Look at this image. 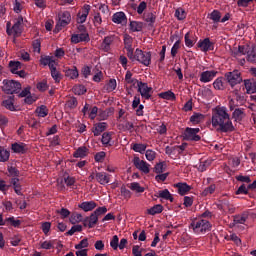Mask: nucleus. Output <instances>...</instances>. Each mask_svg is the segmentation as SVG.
Returning a JSON list of instances; mask_svg holds the SVG:
<instances>
[{
    "instance_id": "52",
    "label": "nucleus",
    "mask_w": 256,
    "mask_h": 256,
    "mask_svg": "<svg viewBox=\"0 0 256 256\" xmlns=\"http://www.w3.org/2000/svg\"><path fill=\"white\" fill-rule=\"evenodd\" d=\"M175 17H177V19L179 21H183V19H185V17H187V13H185V10L183 8H178L175 11Z\"/></svg>"
},
{
    "instance_id": "8",
    "label": "nucleus",
    "mask_w": 256,
    "mask_h": 256,
    "mask_svg": "<svg viewBox=\"0 0 256 256\" xmlns=\"http://www.w3.org/2000/svg\"><path fill=\"white\" fill-rule=\"evenodd\" d=\"M138 93H140L141 97L143 99H151V91H153V88L149 87L147 83L145 82H138Z\"/></svg>"
},
{
    "instance_id": "13",
    "label": "nucleus",
    "mask_w": 256,
    "mask_h": 256,
    "mask_svg": "<svg viewBox=\"0 0 256 256\" xmlns=\"http://www.w3.org/2000/svg\"><path fill=\"white\" fill-rule=\"evenodd\" d=\"M91 39L89 38V33H81L78 32V34H73L71 36V43H83L86 42L88 43V41H90Z\"/></svg>"
},
{
    "instance_id": "51",
    "label": "nucleus",
    "mask_w": 256,
    "mask_h": 256,
    "mask_svg": "<svg viewBox=\"0 0 256 256\" xmlns=\"http://www.w3.org/2000/svg\"><path fill=\"white\" fill-rule=\"evenodd\" d=\"M210 19H211L214 23H219V21H221V12H219V10H214V11L210 14Z\"/></svg>"
},
{
    "instance_id": "6",
    "label": "nucleus",
    "mask_w": 256,
    "mask_h": 256,
    "mask_svg": "<svg viewBox=\"0 0 256 256\" xmlns=\"http://www.w3.org/2000/svg\"><path fill=\"white\" fill-rule=\"evenodd\" d=\"M21 25H23V18L21 16L16 19L14 25L12 26V29L9 28L11 27V22H7V34L12 35V33H14L15 37H19V35L23 33Z\"/></svg>"
},
{
    "instance_id": "43",
    "label": "nucleus",
    "mask_w": 256,
    "mask_h": 256,
    "mask_svg": "<svg viewBox=\"0 0 256 256\" xmlns=\"http://www.w3.org/2000/svg\"><path fill=\"white\" fill-rule=\"evenodd\" d=\"M117 89V80L110 79L109 82L106 84V91L108 93H112V91H115Z\"/></svg>"
},
{
    "instance_id": "48",
    "label": "nucleus",
    "mask_w": 256,
    "mask_h": 256,
    "mask_svg": "<svg viewBox=\"0 0 256 256\" xmlns=\"http://www.w3.org/2000/svg\"><path fill=\"white\" fill-rule=\"evenodd\" d=\"M132 149L136 153H145V151L147 149V145L136 143V144L133 145Z\"/></svg>"
},
{
    "instance_id": "34",
    "label": "nucleus",
    "mask_w": 256,
    "mask_h": 256,
    "mask_svg": "<svg viewBox=\"0 0 256 256\" xmlns=\"http://www.w3.org/2000/svg\"><path fill=\"white\" fill-rule=\"evenodd\" d=\"M205 120V115L201 113H194L190 117V122L193 123L194 125H198V123H201Z\"/></svg>"
},
{
    "instance_id": "57",
    "label": "nucleus",
    "mask_w": 256,
    "mask_h": 256,
    "mask_svg": "<svg viewBox=\"0 0 256 256\" xmlns=\"http://www.w3.org/2000/svg\"><path fill=\"white\" fill-rule=\"evenodd\" d=\"M247 221V215H237L234 217V223L243 225Z\"/></svg>"
},
{
    "instance_id": "30",
    "label": "nucleus",
    "mask_w": 256,
    "mask_h": 256,
    "mask_svg": "<svg viewBox=\"0 0 256 256\" xmlns=\"http://www.w3.org/2000/svg\"><path fill=\"white\" fill-rule=\"evenodd\" d=\"M8 67L10 69V73H13V75H15V73H17L19 69H22L23 65L19 61H10Z\"/></svg>"
},
{
    "instance_id": "17",
    "label": "nucleus",
    "mask_w": 256,
    "mask_h": 256,
    "mask_svg": "<svg viewBox=\"0 0 256 256\" xmlns=\"http://www.w3.org/2000/svg\"><path fill=\"white\" fill-rule=\"evenodd\" d=\"M112 21L118 25H127V16L123 12H116L112 16Z\"/></svg>"
},
{
    "instance_id": "40",
    "label": "nucleus",
    "mask_w": 256,
    "mask_h": 256,
    "mask_svg": "<svg viewBox=\"0 0 256 256\" xmlns=\"http://www.w3.org/2000/svg\"><path fill=\"white\" fill-rule=\"evenodd\" d=\"M247 61L249 63H256V46L252 45L251 50L248 52Z\"/></svg>"
},
{
    "instance_id": "23",
    "label": "nucleus",
    "mask_w": 256,
    "mask_h": 256,
    "mask_svg": "<svg viewBox=\"0 0 256 256\" xmlns=\"http://www.w3.org/2000/svg\"><path fill=\"white\" fill-rule=\"evenodd\" d=\"M117 39V36L116 35H109V36H106L102 42V46H103V49L105 51H109V49H111V45L112 43Z\"/></svg>"
},
{
    "instance_id": "42",
    "label": "nucleus",
    "mask_w": 256,
    "mask_h": 256,
    "mask_svg": "<svg viewBox=\"0 0 256 256\" xmlns=\"http://www.w3.org/2000/svg\"><path fill=\"white\" fill-rule=\"evenodd\" d=\"M222 209H224V211H228V213H235V206L231 204L228 200L223 201Z\"/></svg>"
},
{
    "instance_id": "28",
    "label": "nucleus",
    "mask_w": 256,
    "mask_h": 256,
    "mask_svg": "<svg viewBox=\"0 0 256 256\" xmlns=\"http://www.w3.org/2000/svg\"><path fill=\"white\" fill-rule=\"evenodd\" d=\"M125 82L128 85H133V87H135V85H139V83H141V81L133 78V73H131V71H127L126 75H125Z\"/></svg>"
},
{
    "instance_id": "31",
    "label": "nucleus",
    "mask_w": 256,
    "mask_h": 256,
    "mask_svg": "<svg viewBox=\"0 0 256 256\" xmlns=\"http://www.w3.org/2000/svg\"><path fill=\"white\" fill-rule=\"evenodd\" d=\"M11 153L5 147L0 146V163H5L9 161Z\"/></svg>"
},
{
    "instance_id": "36",
    "label": "nucleus",
    "mask_w": 256,
    "mask_h": 256,
    "mask_svg": "<svg viewBox=\"0 0 256 256\" xmlns=\"http://www.w3.org/2000/svg\"><path fill=\"white\" fill-rule=\"evenodd\" d=\"M12 151H14V153H22V154L27 153V150L25 149V144L23 143L12 144Z\"/></svg>"
},
{
    "instance_id": "11",
    "label": "nucleus",
    "mask_w": 256,
    "mask_h": 256,
    "mask_svg": "<svg viewBox=\"0 0 256 256\" xmlns=\"http://www.w3.org/2000/svg\"><path fill=\"white\" fill-rule=\"evenodd\" d=\"M133 163H134V166L136 167V169H139V171H142V173H145L146 175H147V173H149L150 165L147 164L144 160H141V158L134 157Z\"/></svg>"
},
{
    "instance_id": "29",
    "label": "nucleus",
    "mask_w": 256,
    "mask_h": 256,
    "mask_svg": "<svg viewBox=\"0 0 256 256\" xmlns=\"http://www.w3.org/2000/svg\"><path fill=\"white\" fill-rule=\"evenodd\" d=\"M251 48L249 46L241 45L238 46V50L233 52L234 57H239L240 55H249Z\"/></svg>"
},
{
    "instance_id": "32",
    "label": "nucleus",
    "mask_w": 256,
    "mask_h": 256,
    "mask_svg": "<svg viewBox=\"0 0 256 256\" xmlns=\"http://www.w3.org/2000/svg\"><path fill=\"white\" fill-rule=\"evenodd\" d=\"M130 31H132V33L143 31V22L130 21Z\"/></svg>"
},
{
    "instance_id": "39",
    "label": "nucleus",
    "mask_w": 256,
    "mask_h": 256,
    "mask_svg": "<svg viewBox=\"0 0 256 256\" xmlns=\"http://www.w3.org/2000/svg\"><path fill=\"white\" fill-rule=\"evenodd\" d=\"M129 189H131V191H135L136 193H144L145 192V188L141 186V184H139V182H133L129 185Z\"/></svg>"
},
{
    "instance_id": "60",
    "label": "nucleus",
    "mask_w": 256,
    "mask_h": 256,
    "mask_svg": "<svg viewBox=\"0 0 256 256\" xmlns=\"http://www.w3.org/2000/svg\"><path fill=\"white\" fill-rule=\"evenodd\" d=\"M109 143H111V133L105 132L102 135V144L109 145Z\"/></svg>"
},
{
    "instance_id": "38",
    "label": "nucleus",
    "mask_w": 256,
    "mask_h": 256,
    "mask_svg": "<svg viewBox=\"0 0 256 256\" xmlns=\"http://www.w3.org/2000/svg\"><path fill=\"white\" fill-rule=\"evenodd\" d=\"M135 126L133 125V122H129V121H127L126 123H125V125H123V124H119L118 125V129L120 130V131H129L130 133H133V128H134Z\"/></svg>"
},
{
    "instance_id": "18",
    "label": "nucleus",
    "mask_w": 256,
    "mask_h": 256,
    "mask_svg": "<svg viewBox=\"0 0 256 256\" xmlns=\"http://www.w3.org/2000/svg\"><path fill=\"white\" fill-rule=\"evenodd\" d=\"M107 129V122H100L94 124L92 128V133L94 134V137H99Z\"/></svg>"
},
{
    "instance_id": "45",
    "label": "nucleus",
    "mask_w": 256,
    "mask_h": 256,
    "mask_svg": "<svg viewBox=\"0 0 256 256\" xmlns=\"http://www.w3.org/2000/svg\"><path fill=\"white\" fill-rule=\"evenodd\" d=\"M156 19H157V16L152 12H148L144 15V20L146 21V23H150V25H153Z\"/></svg>"
},
{
    "instance_id": "33",
    "label": "nucleus",
    "mask_w": 256,
    "mask_h": 256,
    "mask_svg": "<svg viewBox=\"0 0 256 256\" xmlns=\"http://www.w3.org/2000/svg\"><path fill=\"white\" fill-rule=\"evenodd\" d=\"M65 76L70 77V79H77V77H79V71L77 70V67L73 66V68L66 69Z\"/></svg>"
},
{
    "instance_id": "9",
    "label": "nucleus",
    "mask_w": 256,
    "mask_h": 256,
    "mask_svg": "<svg viewBox=\"0 0 256 256\" xmlns=\"http://www.w3.org/2000/svg\"><path fill=\"white\" fill-rule=\"evenodd\" d=\"M124 49L127 51V57L129 59H133V37H131L129 34H124Z\"/></svg>"
},
{
    "instance_id": "49",
    "label": "nucleus",
    "mask_w": 256,
    "mask_h": 256,
    "mask_svg": "<svg viewBox=\"0 0 256 256\" xmlns=\"http://www.w3.org/2000/svg\"><path fill=\"white\" fill-rule=\"evenodd\" d=\"M184 39L186 47H193V45H195V42L193 41V35H191V33L187 32L184 36Z\"/></svg>"
},
{
    "instance_id": "3",
    "label": "nucleus",
    "mask_w": 256,
    "mask_h": 256,
    "mask_svg": "<svg viewBox=\"0 0 256 256\" xmlns=\"http://www.w3.org/2000/svg\"><path fill=\"white\" fill-rule=\"evenodd\" d=\"M224 79L230 85V87H236V85H241L243 83V76L239 70H233L231 72H226Z\"/></svg>"
},
{
    "instance_id": "41",
    "label": "nucleus",
    "mask_w": 256,
    "mask_h": 256,
    "mask_svg": "<svg viewBox=\"0 0 256 256\" xmlns=\"http://www.w3.org/2000/svg\"><path fill=\"white\" fill-rule=\"evenodd\" d=\"M81 221H84L83 215L77 212L72 213V215L70 216V223H72V225H75V223H81Z\"/></svg>"
},
{
    "instance_id": "58",
    "label": "nucleus",
    "mask_w": 256,
    "mask_h": 256,
    "mask_svg": "<svg viewBox=\"0 0 256 256\" xmlns=\"http://www.w3.org/2000/svg\"><path fill=\"white\" fill-rule=\"evenodd\" d=\"M165 171V162L157 163L154 167V173L161 174Z\"/></svg>"
},
{
    "instance_id": "25",
    "label": "nucleus",
    "mask_w": 256,
    "mask_h": 256,
    "mask_svg": "<svg viewBox=\"0 0 256 256\" xmlns=\"http://www.w3.org/2000/svg\"><path fill=\"white\" fill-rule=\"evenodd\" d=\"M87 155H89V148L87 146H81L74 152L73 157L83 159V157H87Z\"/></svg>"
},
{
    "instance_id": "44",
    "label": "nucleus",
    "mask_w": 256,
    "mask_h": 256,
    "mask_svg": "<svg viewBox=\"0 0 256 256\" xmlns=\"http://www.w3.org/2000/svg\"><path fill=\"white\" fill-rule=\"evenodd\" d=\"M213 87L218 91H223V89H225V85L223 84V77L217 78L213 83Z\"/></svg>"
},
{
    "instance_id": "15",
    "label": "nucleus",
    "mask_w": 256,
    "mask_h": 256,
    "mask_svg": "<svg viewBox=\"0 0 256 256\" xmlns=\"http://www.w3.org/2000/svg\"><path fill=\"white\" fill-rule=\"evenodd\" d=\"M89 11H91V6L85 4L82 7V12L77 14V23H85V21H87V17L89 16Z\"/></svg>"
},
{
    "instance_id": "50",
    "label": "nucleus",
    "mask_w": 256,
    "mask_h": 256,
    "mask_svg": "<svg viewBox=\"0 0 256 256\" xmlns=\"http://www.w3.org/2000/svg\"><path fill=\"white\" fill-rule=\"evenodd\" d=\"M83 231V226L81 225H74L72 228L66 232V235H75V233H81Z\"/></svg>"
},
{
    "instance_id": "62",
    "label": "nucleus",
    "mask_w": 256,
    "mask_h": 256,
    "mask_svg": "<svg viewBox=\"0 0 256 256\" xmlns=\"http://www.w3.org/2000/svg\"><path fill=\"white\" fill-rule=\"evenodd\" d=\"M120 191L124 199H131V192L125 186H122Z\"/></svg>"
},
{
    "instance_id": "37",
    "label": "nucleus",
    "mask_w": 256,
    "mask_h": 256,
    "mask_svg": "<svg viewBox=\"0 0 256 256\" xmlns=\"http://www.w3.org/2000/svg\"><path fill=\"white\" fill-rule=\"evenodd\" d=\"M35 113L38 114V117H47L49 115V109H47V106L41 105L36 108Z\"/></svg>"
},
{
    "instance_id": "55",
    "label": "nucleus",
    "mask_w": 256,
    "mask_h": 256,
    "mask_svg": "<svg viewBox=\"0 0 256 256\" xmlns=\"http://www.w3.org/2000/svg\"><path fill=\"white\" fill-rule=\"evenodd\" d=\"M110 246L112 247V249H114V251H117V249H119V236H113L112 240L110 241Z\"/></svg>"
},
{
    "instance_id": "59",
    "label": "nucleus",
    "mask_w": 256,
    "mask_h": 256,
    "mask_svg": "<svg viewBox=\"0 0 256 256\" xmlns=\"http://www.w3.org/2000/svg\"><path fill=\"white\" fill-rule=\"evenodd\" d=\"M86 247H89V240L87 238H84L79 244L75 245V249H85Z\"/></svg>"
},
{
    "instance_id": "56",
    "label": "nucleus",
    "mask_w": 256,
    "mask_h": 256,
    "mask_svg": "<svg viewBox=\"0 0 256 256\" xmlns=\"http://www.w3.org/2000/svg\"><path fill=\"white\" fill-rule=\"evenodd\" d=\"M215 189V184H211L202 192V195H204V197H207V195H213V193H215Z\"/></svg>"
},
{
    "instance_id": "2",
    "label": "nucleus",
    "mask_w": 256,
    "mask_h": 256,
    "mask_svg": "<svg viewBox=\"0 0 256 256\" xmlns=\"http://www.w3.org/2000/svg\"><path fill=\"white\" fill-rule=\"evenodd\" d=\"M190 229H193L195 233H205L211 231V222L205 219H195L191 222Z\"/></svg>"
},
{
    "instance_id": "5",
    "label": "nucleus",
    "mask_w": 256,
    "mask_h": 256,
    "mask_svg": "<svg viewBox=\"0 0 256 256\" xmlns=\"http://www.w3.org/2000/svg\"><path fill=\"white\" fill-rule=\"evenodd\" d=\"M133 59H136V61L145 65V67H149L151 65V52H145L137 48L133 54Z\"/></svg>"
},
{
    "instance_id": "27",
    "label": "nucleus",
    "mask_w": 256,
    "mask_h": 256,
    "mask_svg": "<svg viewBox=\"0 0 256 256\" xmlns=\"http://www.w3.org/2000/svg\"><path fill=\"white\" fill-rule=\"evenodd\" d=\"M156 197H158L160 199H165L166 201H170V203H173V201H174L173 195H171V192H169V190H167V189L159 191L158 195H156Z\"/></svg>"
},
{
    "instance_id": "21",
    "label": "nucleus",
    "mask_w": 256,
    "mask_h": 256,
    "mask_svg": "<svg viewBox=\"0 0 256 256\" xmlns=\"http://www.w3.org/2000/svg\"><path fill=\"white\" fill-rule=\"evenodd\" d=\"M244 86L246 89V93L249 95L256 93V81L254 79L244 80Z\"/></svg>"
},
{
    "instance_id": "4",
    "label": "nucleus",
    "mask_w": 256,
    "mask_h": 256,
    "mask_svg": "<svg viewBox=\"0 0 256 256\" xmlns=\"http://www.w3.org/2000/svg\"><path fill=\"white\" fill-rule=\"evenodd\" d=\"M3 91L7 95H15L21 92V84L15 80H4Z\"/></svg>"
},
{
    "instance_id": "53",
    "label": "nucleus",
    "mask_w": 256,
    "mask_h": 256,
    "mask_svg": "<svg viewBox=\"0 0 256 256\" xmlns=\"http://www.w3.org/2000/svg\"><path fill=\"white\" fill-rule=\"evenodd\" d=\"M180 48H181V40H177V41L174 43V45H173V47H172V49H171V55H172V57H176V55H177V53H178V51H179Z\"/></svg>"
},
{
    "instance_id": "22",
    "label": "nucleus",
    "mask_w": 256,
    "mask_h": 256,
    "mask_svg": "<svg viewBox=\"0 0 256 256\" xmlns=\"http://www.w3.org/2000/svg\"><path fill=\"white\" fill-rule=\"evenodd\" d=\"M174 187H176V189H178V193L179 195H187V193H189V191H191V186L188 185L187 183H177L174 184Z\"/></svg>"
},
{
    "instance_id": "64",
    "label": "nucleus",
    "mask_w": 256,
    "mask_h": 256,
    "mask_svg": "<svg viewBox=\"0 0 256 256\" xmlns=\"http://www.w3.org/2000/svg\"><path fill=\"white\" fill-rule=\"evenodd\" d=\"M253 2H254V0H237V5L239 7H248Z\"/></svg>"
},
{
    "instance_id": "47",
    "label": "nucleus",
    "mask_w": 256,
    "mask_h": 256,
    "mask_svg": "<svg viewBox=\"0 0 256 256\" xmlns=\"http://www.w3.org/2000/svg\"><path fill=\"white\" fill-rule=\"evenodd\" d=\"M160 97L162 99H167L168 101H175L176 97H175V93H173L172 91H166L160 94Z\"/></svg>"
},
{
    "instance_id": "24",
    "label": "nucleus",
    "mask_w": 256,
    "mask_h": 256,
    "mask_svg": "<svg viewBox=\"0 0 256 256\" xmlns=\"http://www.w3.org/2000/svg\"><path fill=\"white\" fill-rule=\"evenodd\" d=\"M79 209H82L85 211V213L89 211H93L95 207H97V203L95 201H89V202H82L81 204L78 205Z\"/></svg>"
},
{
    "instance_id": "14",
    "label": "nucleus",
    "mask_w": 256,
    "mask_h": 256,
    "mask_svg": "<svg viewBox=\"0 0 256 256\" xmlns=\"http://www.w3.org/2000/svg\"><path fill=\"white\" fill-rule=\"evenodd\" d=\"M95 179L100 185H108V183H111V175L105 172H96Z\"/></svg>"
},
{
    "instance_id": "35",
    "label": "nucleus",
    "mask_w": 256,
    "mask_h": 256,
    "mask_svg": "<svg viewBox=\"0 0 256 256\" xmlns=\"http://www.w3.org/2000/svg\"><path fill=\"white\" fill-rule=\"evenodd\" d=\"M148 215H159V213H163V205L156 204L150 209L147 210Z\"/></svg>"
},
{
    "instance_id": "54",
    "label": "nucleus",
    "mask_w": 256,
    "mask_h": 256,
    "mask_svg": "<svg viewBox=\"0 0 256 256\" xmlns=\"http://www.w3.org/2000/svg\"><path fill=\"white\" fill-rule=\"evenodd\" d=\"M233 94L235 95L236 101L240 103V105H243V103H245V96L239 93V90H234Z\"/></svg>"
},
{
    "instance_id": "63",
    "label": "nucleus",
    "mask_w": 256,
    "mask_h": 256,
    "mask_svg": "<svg viewBox=\"0 0 256 256\" xmlns=\"http://www.w3.org/2000/svg\"><path fill=\"white\" fill-rule=\"evenodd\" d=\"M145 155L148 161H155L157 153L153 150H147Z\"/></svg>"
},
{
    "instance_id": "19",
    "label": "nucleus",
    "mask_w": 256,
    "mask_h": 256,
    "mask_svg": "<svg viewBox=\"0 0 256 256\" xmlns=\"http://www.w3.org/2000/svg\"><path fill=\"white\" fill-rule=\"evenodd\" d=\"M244 117H246V114L243 108H236L232 113V119H234L235 123H241Z\"/></svg>"
},
{
    "instance_id": "46",
    "label": "nucleus",
    "mask_w": 256,
    "mask_h": 256,
    "mask_svg": "<svg viewBox=\"0 0 256 256\" xmlns=\"http://www.w3.org/2000/svg\"><path fill=\"white\" fill-rule=\"evenodd\" d=\"M73 92L75 95H85V93H87V88L83 85H76L73 87Z\"/></svg>"
},
{
    "instance_id": "16",
    "label": "nucleus",
    "mask_w": 256,
    "mask_h": 256,
    "mask_svg": "<svg viewBox=\"0 0 256 256\" xmlns=\"http://www.w3.org/2000/svg\"><path fill=\"white\" fill-rule=\"evenodd\" d=\"M71 23V13L69 11H64L59 14V24L61 27H67Z\"/></svg>"
},
{
    "instance_id": "20",
    "label": "nucleus",
    "mask_w": 256,
    "mask_h": 256,
    "mask_svg": "<svg viewBox=\"0 0 256 256\" xmlns=\"http://www.w3.org/2000/svg\"><path fill=\"white\" fill-rule=\"evenodd\" d=\"M217 75L215 71H204L200 75L201 83H209V81H213V78Z\"/></svg>"
},
{
    "instance_id": "61",
    "label": "nucleus",
    "mask_w": 256,
    "mask_h": 256,
    "mask_svg": "<svg viewBox=\"0 0 256 256\" xmlns=\"http://www.w3.org/2000/svg\"><path fill=\"white\" fill-rule=\"evenodd\" d=\"M67 107H69V109H75V107H77L78 102H77V98L72 97L70 98L67 103H66Z\"/></svg>"
},
{
    "instance_id": "1",
    "label": "nucleus",
    "mask_w": 256,
    "mask_h": 256,
    "mask_svg": "<svg viewBox=\"0 0 256 256\" xmlns=\"http://www.w3.org/2000/svg\"><path fill=\"white\" fill-rule=\"evenodd\" d=\"M211 125L217 133H233L235 131L231 115L224 106L212 109Z\"/></svg>"
},
{
    "instance_id": "26",
    "label": "nucleus",
    "mask_w": 256,
    "mask_h": 256,
    "mask_svg": "<svg viewBox=\"0 0 256 256\" xmlns=\"http://www.w3.org/2000/svg\"><path fill=\"white\" fill-rule=\"evenodd\" d=\"M14 101L15 96H9L8 99L2 102V106L5 107V109H8L9 111H15Z\"/></svg>"
},
{
    "instance_id": "12",
    "label": "nucleus",
    "mask_w": 256,
    "mask_h": 256,
    "mask_svg": "<svg viewBox=\"0 0 256 256\" xmlns=\"http://www.w3.org/2000/svg\"><path fill=\"white\" fill-rule=\"evenodd\" d=\"M98 221H99V216L93 212L89 217H86L83 220V225H84V227L93 229V227H95V225H97Z\"/></svg>"
},
{
    "instance_id": "10",
    "label": "nucleus",
    "mask_w": 256,
    "mask_h": 256,
    "mask_svg": "<svg viewBox=\"0 0 256 256\" xmlns=\"http://www.w3.org/2000/svg\"><path fill=\"white\" fill-rule=\"evenodd\" d=\"M197 47L204 53H207V51H213L215 44L209 38H205L198 42Z\"/></svg>"
},
{
    "instance_id": "7",
    "label": "nucleus",
    "mask_w": 256,
    "mask_h": 256,
    "mask_svg": "<svg viewBox=\"0 0 256 256\" xmlns=\"http://www.w3.org/2000/svg\"><path fill=\"white\" fill-rule=\"evenodd\" d=\"M201 129L199 128H189L187 127L184 130L183 138L185 141H201V136H199L197 133H199Z\"/></svg>"
}]
</instances>
